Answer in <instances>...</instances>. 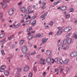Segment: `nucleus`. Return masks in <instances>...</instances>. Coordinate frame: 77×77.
<instances>
[{
    "label": "nucleus",
    "mask_w": 77,
    "mask_h": 77,
    "mask_svg": "<svg viewBox=\"0 0 77 77\" xmlns=\"http://www.w3.org/2000/svg\"><path fill=\"white\" fill-rule=\"evenodd\" d=\"M4 74L6 76H8L9 72L8 71L6 70L4 72Z\"/></svg>",
    "instance_id": "dca6fc26"
},
{
    "label": "nucleus",
    "mask_w": 77,
    "mask_h": 77,
    "mask_svg": "<svg viewBox=\"0 0 77 77\" xmlns=\"http://www.w3.org/2000/svg\"><path fill=\"white\" fill-rule=\"evenodd\" d=\"M69 48V45H67L66 46V49H68Z\"/></svg>",
    "instance_id": "79ce46f5"
},
{
    "label": "nucleus",
    "mask_w": 77,
    "mask_h": 77,
    "mask_svg": "<svg viewBox=\"0 0 77 77\" xmlns=\"http://www.w3.org/2000/svg\"><path fill=\"white\" fill-rule=\"evenodd\" d=\"M23 70L24 71H27L29 70V67L27 66H25Z\"/></svg>",
    "instance_id": "a211bd4d"
},
{
    "label": "nucleus",
    "mask_w": 77,
    "mask_h": 77,
    "mask_svg": "<svg viewBox=\"0 0 77 77\" xmlns=\"http://www.w3.org/2000/svg\"><path fill=\"white\" fill-rule=\"evenodd\" d=\"M4 71H5V70L3 68L1 67L0 68V71H1V72H3Z\"/></svg>",
    "instance_id": "4c0bfd02"
},
{
    "label": "nucleus",
    "mask_w": 77,
    "mask_h": 77,
    "mask_svg": "<svg viewBox=\"0 0 77 77\" xmlns=\"http://www.w3.org/2000/svg\"><path fill=\"white\" fill-rule=\"evenodd\" d=\"M54 23L53 21H51L50 22L49 25L50 26H52L53 25Z\"/></svg>",
    "instance_id": "c85d7f7f"
},
{
    "label": "nucleus",
    "mask_w": 77,
    "mask_h": 77,
    "mask_svg": "<svg viewBox=\"0 0 77 77\" xmlns=\"http://www.w3.org/2000/svg\"><path fill=\"white\" fill-rule=\"evenodd\" d=\"M46 54L48 55L49 56H51L52 55V53L51 52V51L50 50H47L46 51Z\"/></svg>",
    "instance_id": "6e6552de"
},
{
    "label": "nucleus",
    "mask_w": 77,
    "mask_h": 77,
    "mask_svg": "<svg viewBox=\"0 0 77 77\" xmlns=\"http://www.w3.org/2000/svg\"><path fill=\"white\" fill-rule=\"evenodd\" d=\"M31 36H32V38H34L35 37V35H31Z\"/></svg>",
    "instance_id": "680f3d73"
},
{
    "label": "nucleus",
    "mask_w": 77,
    "mask_h": 77,
    "mask_svg": "<svg viewBox=\"0 0 77 77\" xmlns=\"http://www.w3.org/2000/svg\"><path fill=\"white\" fill-rule=\"evenodd\" d=\"M55 72H58V69H57V68L55 69Z\"/></svg>",
    "instance_id": "0e129e2a"
},
{
    "label": "nucleus",
    "mask_w": 77,
    "mask_h": 77,
    "mask_svg": "<svg viewBox=\"0 0 77 77\" xmlns=\"http://www.w3.org/2000/svg\"><path fill=\"white\" fill-rule=\"evenodd\" d=\"M20 11L22 12H26V8L25 7H23L20 9Z\"/></svg>",
    "instance_id": "f3484780"
},
{
    "label": "nucleus",
    "mask_w": 77,
    "mask_h": 77,
    "mask_svg": "<svg viewBox=\"0 0 77 77\" xmlns=\"http://www.w3.org/2000/svg\"><path fill=\"white\" fill-rule=\"evenodd\" d=\"M20 26V23H18L17 24V25H16L14 27V29H17V28H18L19 26Z\"/></svg>",
    "instance_id": "5701e85b"
},
{
    "label": "nucleus",
    "mask_w": 77,
    "mask_h": 77,
    "mask_svg": "<svg viewBox=\"0 0 77 77\" xmlns=\"http://www.w3.org/2000/svg\"><path fill=\"white\" fill-rule=\"evenodd\" d=\"M35 32H36V31H32L31 32V33L32 34L35 33Z\"/></svg>",
    "instance_id": "052dcab7"
},
{
    "label": "nucleus",
    "mask_w": 77,
    "mask_h": 77,
    "mask_svg": "<svg viewBox=\"0 0 77 77\" xmlns=\"http://www.w3.org/2000/svg\"><path fill=\"white\" fill-rule=\"evenodd\" d=\"M30 56V53L28 52L27 54H26L24 56V57L25 58H28L29 56Z\"/></svg>",
    "instance_id": "1a4fd4ad"
},
{
    "label": "nucleus",
    "mask_w": 77,
    "mask_h": 77,
    "mask_svg": "<svg viewBox=\"0 0 77 77\" xmlns=\"http://www.w3.org/2000/svg\"><path fill=\"white\" fill-rule=\"evenodd\" d=\"M67 42V40L66 39L63 41V44H66V42Z\"/></svg>",
    "instance_id": "f704fd0d"
},
{
    "label": "nucleus",
    "mask_w": 77,
    "mask_h": 77,
    "mask_svg": "<svg viewBox=\"0 0 77 77\" xmlns=\"http://www.w3.org/2000/svg\"><path fill=\"white\" fill-rule=\"evenodd\" d=\"M58 4V3H57V2H56L54 3V6H55L56 5H57Z\"/></svg>",
    "instance_id": "bf43d9fd"
},
{
    "label": "nucleus",
    "mask_w": 77,
    "mask_h": 77,
    "mask_svg": "<svg viewBox=\"0 0 77 77\" xmlns=\"http://www.w3.org/2000/svg\"><path fill=\"white\" fill-rule=\"evenodd\" d=\"M73 38H74L75 39H77V34H75V35H73Z\"/></svg>",
    "instance_id": "72a5a7b5"
},
{
    "label": "nucleus",
    "mask_w": 77,
    "mask_h": 77,
    "mask_svg": "<svg viewBox=\"0 0 77 77\" xmlns=\"http://www.w3.org/2000/svg\"><path fill=\"white\" fill-rule=\"evenodd\" d=\"M45 6H43L41 7V8H42L43 9H45Z\"/></svg>",
    "instance_id": "6e6d98bb"
},
{
    "label": "nucleus",
    "mask_w": 77,
    "mask_h": 77,
    "mask_svg": "<svg viewBox=\"0 0 77 77\" xmlns=\"http://www.w3.org/2000/svg\"><path fill=\"white\" fill-rule=\"evenodd\" d=\"M22 51L23 54H26L28 51V48L26 45L23 46L22 48Z\"/></svg>",
    "instance_id": "f257e3e1"
},
{
    "label": "nucleus",
    "mask_w": 77,
    "mask_h": 77,
    "mask_svg": "<svg viewBox=\"0 0 77 77\" xmlns=\"http://www.w3.org/2000/svg\"><path fill=\"white\" fill-rule=\"evenodd\" d=\"M22 3V2H20L18 3L17 4V5L20 6V5Z\"/></svg>",
    "instance_id": "13d9d810"
},
{
    "label": "nucleus",
    "mask_w": 77,
    "mask_h": 77,
    "mask_svg": "<svg viewBox=\"0 0 77 77\" xmlns=\"http://www.w3.org/2000/svg\"><path fill=\"white\" fill-rule=\"evenodd\" d=\"M24 42V41L23 40H20V44L21 45H23V44Z\"/></svg>",
    "instance_id": "4be33fe9"
},
{
    "label": "nucleus",
    "mask_w": 77,
    "mask_h": 77,
    "mask_svg": "<svg viewBox=\"0 0 77 77\" xmlns=\"http://www.w3.org/2000/svg\"><path fill=\"white\" fill-rule=\"evenodd\" d=\"M66 71L67 72H70V69L69 68L67 67L66 68Z\"/></svg>",
    "instance_id": "2f4dec72"
},
{
    "label": "nucleus",
    "mask_w": 77,
    "mask_h": 77,
    "mask_svg": "<svg viewBox=\"0 0 77 77\" xmlns=\"http://www.w3.org/2000/svg\"><path fill=\"white\" fill-rule=\"evenodd\" d=\"M5 36V34H2L0 35V39H2L3 38V37Z\"/></svg>",
    "instance_id": "a878e982"
},
{
    "label": "nucleus",
    "mask_w": 77,
    "mask_h": 77,
    "mask_svg": "<svg viewBox=\"0 0 77 77\" xmlns=\"http://www.w3.org/2000/svg\"><path fill=\"white\" fill-rule=\"evenodd\" d=\"M69 17H70V14L67 15L66 16V18H69Z\"/></svg>",
    "instance_id": "de8ad7c7"
},
{
    "label": "nucleus",
    "mask_w": 77,
    "mask_h": 77,
    "mask_svg": "<svg viewBox=\"0 0 77 77\" xmlns=\"http://www.w3.org/2000/svg\"><path fill=\"white\" fill-rule=\"evenodd\" d=\"M17 23V22L15 21L13 23V26H14V27L16 25V24Z\"/></svg>",
    "instance_id": "603ef678"
},
{
    "label": "nucleus",
    "mask_w": 77,
    "mask_h": 77,
    "mask_svg": "<svg viewBox=\"0 0 77 77\" xmlns=\"http://www.w3.org/2000/svg\"><path fill=\"white\" fill-rule=\"evenodd\" d=\"M32 75H33L32 74V73H30L29 75V77H32Z\"/></svg>",
    "instance_id": "37998d69"
},
{
    "label": "nucleus",
    "mask_w": 77,
    "mask_h": 77,
    "mask_svg": "<svg viewBox=\"0 0 77 77\" xmlns=\"http://www.w3.org/2000/svg\"><path fill=\"white\" fill-rule=\"evenodd\" d=\"M27 39L29 41H30V40H32V35H30L28 36Z\"/></svg>",
    "instance_id": "412c9836"
},
{
    "label": "nucleus",
    "mask_w": 77,
    "mask_h": 77,
    "mask_svg": "<svg viewBox=\"0 0 77 77\" xmlns=\"http://www.w3.org/2000/svg\"><path fill=\"white\" fill-rule=\"evenodd\" d=\"M14 9H11L9 10L8 14L10 16H12V15H13V14H14Z\"/></svg>",
    "instance_id": "0eeeda50"
},
{
    "label": "nucleus",
    "mask_w": 77,
    "mask_h": 77,
    "mask_svg": "<svg viewBox=\"0 0 77 77\" xmlns=\"http://www.w3.org/2000/svg\"><path fill=\"white\" fill-rule=\"evenodd\" d=\"M36 18V16H34L31 17L32 20H35Z\"/></svg>",
    "instance_id": "e433bc0d"
},
{
    "label": "nucleus",
    "mask_w": 77,
    "mask_h": 77,
    "mask_svg": "<svg viewBox=\"0 0 77 77\" xmlns=\"http://www.w3.org/2000/svg\"><path fill=\"white\" fill-rule=\"evenodd\" d=\"M54 62H57L58 61V59L57 58H55L54 60Z\"/></svg>",
    "instance_id": "8fccbe9b"
},
{
    "label": "nucleus",
    "mask_w": 77,
    "mask_h": 77,
    "mask_svg": "<svg viewBox=\"0 0 77 77\" xmlns=\"http://www.w3.org/2000/svg\"><path fill=\"white\" fill-rule=\"evenodd\" d=\"M43 33H41V34H40V38H42L43 36Z\"/></svg>",
    "instance_id": "864d4df0"
},
{
    "label": "nucleus",
    "mask_w": 77,
    "mask_h": 77,
    "mask_svg": "<svg viewBox=\"0 0 77 77\" xmlns=\"http://www.w3.org/2000/svg\"><path fill=\"white\" fill-rule=\"evenodd\" d=\"M67 8L65 6H63L60 9V11H65L66 9Z\"/></svg>",
    "instance_id": "aec40b11"
},
{
    "label": "nucleus",
    "mask_w": 77,
    "mask_h": 77,
    "mask_svg": "<svg viewBox=\"0 0 77 77\" xmlns=\"http://www.w3.org/2000/svg\"><path fill=\"white\" fill-rule=\"evenodd\" d=\"M35 12V11L34 10H32V11H30V12H29V14H32V13H33Z\"/></svg>",
    "instance_id": "a18cd8bd"
},
{
    "label": "nucleus",
    "mask_w": 77,
    "mask_h": 77,
    "mask_svg": "<svg viewBox=\"0 0 77 77\" xmlns=\"http://www.w3.org/2000/svg\"><path fill=\"white\" fill-rule=\"evenodd\" d=\"M52 32H50L49 33V35H52Z\"/></svg>",
    "instance_id": "774afa93"
},
{
    "label": "nucleus",
    "mask_w": 77,
    "mask_h": 77,
    "mask_svg": "<svg viewBox=\"0 0 77 77\" xmlns=\"http://www.w3.org/2000/svg\"><path fill=\"white\" fill-rule=\"evenodd\" d=\"M30 29L32 30V27L31 26L30 27L29 29H27L26 31L28 32H29L30 30Z\"/></svg>",
    "instance_id": "c756f323"
},
{
    "label": "nucleus",
    "mask_w": 77,
    "mask_h": 77,
    "mask_svg": "<svg viewBox=\"0 0 77 77\" xmlns=\"http://www.w3.org/2000/svg\"><path fill=\"white\" fill-rule=\"evenodd\" d=\"M34 71L35 72H36L37 71V69L36 67H35L34 68Z\"/></svg>",
    "instance_id": "ea45409f"
},
{
    "label": "nucleus",
    "mask_w": 77,
    "mask_h": 77,
    "mask_svg": "<svg viewBox=\"0 0 77 77\" xmlns=\"http://www.w3.org/2000/svg\"><path fill=\"white\" fill-rule=\"evenodd\" d=\"M29 13H28L26 14L25 15V17H27V16H29Z\"/></svg>",
    "instance_id": "5fc2aeb1"
},
{
    "label": "nucleus",
    "mask_w": 77,
    "mask_h": 77,
    "mask_svg": "<svg viewBox=\"0 0 77 77\" xmlns=\"http://www.w3.org/2000/svg\"><path fill=\"white\" fill-rule=\"evenodd\" d=\"M69 12H74V9L73 8H71Z\"/></svg>",
    "instance_id": "49530a36"
},
{
    "label": "nucleus",
    "mask_w": 77,
    "mask_h": 77,
    "mask_svg": "<svg viewBox=\"0 0 77 77\" xmlns=\"http://www.w3.org/2000/svg\"><path fill=\"white\" fill-rule=\"evenodd\" d=\"M40 18H43V19H42V20H44L45 18V17L43 15H42L41 16Z\"/></svg>",
    "instance_id": "58836bf2"
},
{
    "label": "nucleus",
    "mask_w": 77,
    "mask_h": 77,
    "mask_svg": "<svg viewBox=\"0 0 77 77\" xmlns=\"http://www.w3.org/2000/svg\"><path fill=\"white\" fill-rule=\"evenodd\" d=\"M47 14H48V13L46 12L43 15L44 16V17H46L47 15Z\"/></svg>",
    "instance_id": "09e8293b"
},
{
    "label": "nucleus",
    "mask_w": 77,
    "mask_h": 77,
    "mask_svg": "<svg viewBox=\"0 0 77 77\" xmlns=\"http://www.w3.org/2000/svg\"><path fill=\"white\" fill-rule=\"evenodd\" d=\"M14 36H15V35H12L8 37V39H9V40H11L12 39H13V38H14Z\"/></svg>",
    "instance_id": "f8f14e48"
},
{
    "label": "nucleus",
    "mask_w": 77,
    "mask_h": 77,
    "mask_svg": "<svg viewBox=\"0 0 77 77\" xmlns=\"http://www.w3.org/2000/svg\"><path fill=\"white\" fill-rule=\"evenodd\" d=\"M35 54H36V52L34 51V52H32L31 53V54H31V55H33Z\"/></svg>",
    "instance_id": "c03bdc74"
},
{
    "label": "nucleus",
    "mask_w": 77,
    "mask_h": 77,
    "mask_svg": "<svg viewBox=\"0 0 77 77\" xmlns=\"http://www.w3.org/2000/svg\"><path fill=\"white\" fill-rule=\"evenodd\" d=\"M10 0H7L6 1V2L7 3H9V2H10Z\"/></svg>",
    "instance_id": "69168bd1"
},
{
    "label": "nucleus",
    "mask_w": 77,
    "mask_h": 77,
    "mask_svg": "<svg viewBox=\"0 0 77 77\" xmlns=\"http://www.w3.org/2000/svg\"><path fill=\"white\" fill-rule=\"evenodd\" d=\"M26 23V24L28 25L29 24H30L31 23V21L30 20H28L27 21L25 22Z\"/></svg>",
    "instance_id": "bb28decb"
},
{
    "label": "nucleus",
    "mask_w": 77,
    "mask_h": 77,
    "mask_svg": "<svg viewBox=\"0 0 77 77\" xmlns=\"http://www.w3.org/2000/svg\"><path fill=\"white\" fill-rule=\"evenodd\" d=\"M72 39L71 38H69L67 40L68 44H71V42H72Z\"/></svg>",
    "instance_id": "ddd939ff"
},
{
    "label": "nucleus",
    "mask_w": 77,
    "mask_h": 77,
    "mask_svg": "<svg viewBox=\"0 0 77 77\" xmlns=\"http://www.w3.org/2000/svg\"><path fill=\"white\" fill-rule=\"evenodd\" d=\"M17 71L18 72H21V71H22V69H21V68H20V67H17Z\"/></svg>",
    "instance_id": "393cba45"
},
{
    "label": "nucleus",
    "mask_w": 77,
    "mask_h": 77,
    "mask_svg": "<svg viewBox=\"0 0 77 77\" xmlns=\"http://www.w3.org/2000/svg\"><path fill=\"white\" fill-rule=\"evenodd\" d=\"M60 63L61 65L62 64V63L63 62V61L62 60V59H60Z\"/></svg>",
    "instance_id": "473e14b6"
},
{
    "label": "nucleus",
    "mask_w": 77,
    "mask_h": 77,
    "mask_svg": "<svg viewBox=\"0 0 77 77\" xmlns=\"http://www.w3.org/2000/svg\"><path fill=\"white\" fill-rule=\"evenodd\" d=\"M71 35V33L70 32L68 34L66 35V38H68V37H69L70 36V35Z\"/></svg>",
    "instance_id": "cd10ccee"
},
{
    "label": "nucleus",
    "mask_w": 77,
    "mask_h": 77,
    "mask_svg": "<svg viewBox=\"0 0 77 77\" xmlns=\"http://www.w3.org/2000/svg\"><path fill=\"white\" fill-rule=\"evenodd\" d=\"M1 67L5 70V69L6 68V65H2L1 66Z\"/></svg>",
    "instance_id": "7c9ffc66"
},
{
    "label": "nucleus",
    "mask_w": 77,
    "mask_h": 77,
    "mask_svg": "<svg viewBox=\"0 0 77 77\" xmlns=\"http://www.w3.org/2000/svg\"><path fill=\"white\" fill-rule=\"evenodd\" d=\"M36 20H34L33 22L31 23V24L32 26V27H35V24H36Z\"/></svg>",
    "instance_id": "4468645a"
},
{
    "label": "nucleus",
    "mask_w": 77,
    "mask_h": 77,
    "mask_svg": "<svg viewBox=\"0 0 77 77\" xmlns=\"http://www.w3.org/2000/svg\"><path fill=\"white\" fill-rule=\"evenodd\" d=\"M7 45L8 46H9L11 44V42H9L7 43Z\"/></svg>",
    "instance_id": "338daca9"
},
{
    "label": "nucleus",
    "mask_w": 77,
    "mask_h": 77,
    "mask_svg": "<svg viewBox=\"0 0 77 77\" xmlns=\"http://www.w3.org/2000/svg\"><path fill=\"white\" fill-rule=\"evenodd\" d=\"M46 62L47 63L51 62V57H49L47 58L46 59Z\"/></svg>",
    "instance_id": "9b49d317"
},
{
    "label": "nucleus",
    "mask_w": 77,
    "mask_h": 77,
    "mask_svg": "<svg viewBox=\"0 0 77 77\" xmlns=\"http://www.w3.org/2000/svg\"><path fill=\"white\" fill-rule=\"evenodd\" d=\"M72 29V28L70 26L65 28L64 29V31L65 32H68Z\"/></svg>",
    "instance_id": "7ed1b4c3"
},
{
    "label": "nucleus",
    "mask_w": 77,
    "mask_h": 77,
    "mask_svg": "<svg viewBox=\"0 0 77 77\" xmlns=\"http://www.w3.org/2000/svg\"><path fill=\"white\" fill-rule=\"evenodd\" d=\"M6 7H7V4H5L2 6V9H4Z\"/></svg>",
    "instance_id": "b1692460"
},
{
    "label": "nucleus",
    "mask_w": 77,
    "mask_h": 77,
    "mask_svg": "<svg viewBox=\"0 0 77 77\" xmlns=\"http://www.w3.org/2000/svg\"><path fill=\"white\" fill-rule=\"evenodd\" d=\"M45 59H44V58L42 57L40 59V63H42L43 65H45Z\"/></svg>",
    "instance_id": "20e7f679"
},
{
    "label": "nucleus",
    "mask_w": 77,
    "mask_h": 77,
    "mask_svg": "<svg viewBox=\"0 0 77 77\" xmlns=\"http://www.w3.org/2000/svg\"><path fill=\"white\" fill-rule=\"evenodd\" d=\"M61 1H62L61 0H60L58 1L57 2V3L58 4V3H60L61 2Z\"/></svg>",
    "instance_id": "e2e57ef3"
},
{
    "label": "nucleus",
    "mask_w": 77,
    "mask_h": 77,
    "mask_svg": "<svg viewBox=\"0 0 77 77\" xmlns=\"http://www.w3.org/2000/svg\"><path fill=\"white\" fill-rule=\"evenodd\" d=\"M69 62V60L68 59H66L63 62L64 64H68V63Z\"/></svg>",
    "instance_id": "9d476101"
},
{
    "label": "nucleus",
    "mask_w": 77,
    "mask_h": 77,
    "mask_svg": "<svg viewBox=\"0 0 77 77\" xmlns=\"http://www.w3.org/2000/svg\"><path fill=\"white\" fill-rule=\"evenodd\" d=\"M30 8H31V6H29L28 7V8H27L26 10V12H28V13H29V12L30 11Z\"/></svg>",
    "instance_id": "6ab92c4d"
},
{
    "label": "nucleus",
    "mask_w": 77,
    "mask_h": 77,
    "mask_svg": "<svg viewBox=\"0 0 77 77\" xmlns=\"http://www.w3.org/2000/svg\"><path fill=\"white\" fill-rule=\"evenodd\" d=\"M48 40V38H45L42 39V43H45Z\"/></svg>",
    "instance_id": "2eb2a0df"
},
{
    "label": "nucleus",
    "mask_w": 77,
    "mask_h": 77,
    "mask_svg": "<svg viewBox=\"0 0 77 77\" xmlns=\"http://www.w3.org/2000/svg\"><path fill=\"white\" fill-rule=\"evenodd\" d=\"M57 29L58 30L57 32V35H60L63 33V29H61L60 26L58 27Z\"/></svg>",
    "instance_id": "f03ea898"
},
{
    "label": "nucleus",
    "mask_w": 77,
    "mask_h": 77,
    "mask_svg": "<svg viewBox=\"0 0 77 77\" xmlns=\"http://www.w3.org/2000/svg\"><path fill=\"white\" fill-rule=\"evenodd\" d=\"M48 27H49L48 25H47L45 27V29H48Z\"/></svg>",
    "instance_id": "4d7b16f0"
},
{
    "label": "nucleus",
    "mask_w": 77,
    "mask_h": 77,
    "mask_svg": "<svg viewBox=\"0 0 77 77\" xmlns=\"http://www.w3.org/2000/svg\"><path fill=\"white\" fill-rule=\"evenodd\" d=\"M12 57H8L7 58V59H8V60H10V59H12Z\"/></svg>",
    "instance_id": "3c124183"
},
{
    "label": "nucleus",
    "mask_w": 77,
    "mask_h": 77,
    "mask_svg": "<svg viewBox=\"0 0 77 77\" xmlns=\"http://www.w3.org/2000/svg\"><path fill=\"white\" fill-rule=\"evenodd\" d=\"M62 48L64 50H66V48L65 46L62 45Z\"/></svg>",
    "instance_id": "c9c22d12"
},
{
    "label": "nucleus",
    "mask_w": 77,
    "mask_h": 77,
    "mask_svg": "<svg viewBox=\"0 0 77 77\" xmlns=\"http://www.w3.org/2000/svg\"><path fill=\"white\" fill-rule=\"evenodd\" d=\"M7 42V41L6 40V38L0 41V44H5V43Z\"/></svg>",
    "instance_id": "423d86ee"
},
{
    "label": "nucleus",
    "mask_w": 77,
    "mask_h": 77,
    "mask_svg": "<svg viewBox=\"0 0 77 77\" xmlns=\"http://www.w3.org/2000/svg\"><path fill=\"white\" fill-rule=\"evenodd\" d=\"M36 38H40V34L38 33L36 35Z\"/></svg>",
    "instance_id": "a19ab883"
},
{
    "label": "nucleus",
    "mask_w": 77,
    "mask_h": 77,
    "mask_svg": "<svg viewBox=\"0 0 77 77\" xmlns=\"http://www.w3.org/2000/svg\"><path fill=\"white\" fill-rule=\"evenodd\" d=\"M70 56L72 57H76L77 56V52H72L70 54Z\"/></svg>",
    "instance_id": "39448f33"
}]
</instances>
